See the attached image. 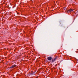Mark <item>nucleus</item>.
<instances>
[{
	"instance_id": "obj_1",
	"label": "nucleus",
	"mask_w": 78,
	"mask_h": 78,
	"mask_svg": "<svg viewBox=\"0 0 78 78\" xmlns=\"http://www.w3.org/2000/svg\"><path fill=\"white\" fill-rule=\"evenodd\" d=\"M48 59L49 61H51V60L52 59V58H51V57H48Z\"/></svg>"
},
{
	"instance_id": "obj_2",
	"label": "nucleus",
	"mask_w": 78,
	"mask_h": 78,
	"mask_svg": "<svg viewBox=\"0 0 78 78\" xmlns=\"http://www.w3.org/2000/svg\"><path fill=\"white\" fill-rule=\"evenodd\" d=\"M16 65H14L13 66H12V67H11V68H14V67H16Z\"/></svg>"
},
{
	"instance_id": "obj_3",
	"label": "nucleus",
	"mask_w": 78,
	"mask_h": 78,
	"mask_svg": "<svg viewBox=\"0 0 78 78\" xmlns=\"http://www.w3.org/2000/svg\"><path fill=\"white\" fill-rule=\"evenodd\" d=\"M73 11V10L70 9L69 11L68 12H71V11Z\"/></svg>"
},
{
	"instance_id": "obj_4",
	"label": "nucleus",
	"mask_w": 78,
	"mask_h": 78,
	"mask_svg": "<svg viewBox=\"0 0 78 78\" xmlns=\"http://www.w3.org/2000/svg\"><path fill=\"white\" fill-rule=\"evenodd\" d=\"M57 58V57L55 58L54 59V61H55V60H56V59Z\"/></svg>"
}]
</instances>
